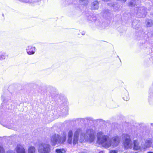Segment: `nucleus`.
<instances>
[{
	"label": "nucleus",
	"instance_id": "2f4dec72",
	"mask_svg": "<svg viewBox=\"0 0 153 153\" xmlns=\"http://www.w3.org/2000/svg\"><path fill=\"white\" fill-rule=\"evenodd\" d=\"M99 153H103V152H100Z\"/></svg>",
	"mask_w": 153,
	"mask_h": 153
},
{
	"label": "nucleus",
	"instance_id": "c9c22d12",
	"mask_svg": "<svg viewBox=\"0 0 153 153\" xmlns=\"http://www.w3.org/2000/svg\"><path fill=\"white\" fill-rule=\"evenodd\" d=\"M2 16H4V14H2Z\"/></svg>",
	"mask_w": 153,
	"mask_h": 153
},
{
	"label": "nucleus",
	"instance_id": "412c9836",
	"mask_svg": "<svg viewBox=\"0 0 153 153\" xmlns=\"http://www.w3.org/2000/svg\"><path fill=\"white\" fill-rule=\"evenodd\" d=\"M19 1L25 3H27L28 2L31 3L32 1L31 0H19Z\"/></svg>",
	"mask_w": 153,
	"mask_h": 153
},
{
	"label": "nucleus",
	"instance_id": "393cba45",
	"mask_svg": "<svg viewBox=\"0 0 153 153\" xmlns=\"http://www.w3.org/2000/svg\"><path fill=\"white\" fill-rule=\"evenodd\" d=\"M115 4V7H116V8L115 9L118 10L120 8V6L119 4H117L116 3Z\"/></svg>",
	"mask_w": 153,
	"mask_h": 153
},
{
	"label": "nucleus",
	"instance_id": "9d476101",
	"mask_svg": "<svg viewBox=\"0 0 153 153\" xmlns=\"http://www.w3.org/2000/svg\"><path fill=\"white\" fill-rule=\"evenodd\" d=\"M132 26L134 28L137 29L140 26V22L137 21H134L132 22Z\"/></svg>",
	"mask_w": 153,
	"mask_h": 153
},
{
	"label": "nucleus",
	"instance_id": "aec40b11",
	"mask_svg": "<svg viewBox=\"0 0 153 153\" xmlns=\"http://www.w3.org/2000/svg\"><path fill=\"white\" fill-rule=\"evenodd\" d=\"M107 4L108 6L110 7H112L114 9H116V7H115V4L112 2H110L108 3Z\"/></svg>",
	"mask_w": 153,
	"mask_h": 153
},
{
	"label": "nucleus",
	"instance_id": "39448f33",
	"mask_svg": "<svg viewBox=\"0 0 153 153\" xmlns=\"http://www.w3.org/2000/svg\"><path fill=\"white\" fill-rule=\"evenodd\" d=\"M50 147L49 144L42 143L39 144L38 152L39 153H50L51 152Z\"/></svg>",
	"mask_w": 153,
	"mask_h": 153
},
{
	"label": "nucleus",
	"instance_id": "423d86ee",
	"mask_svg": "<svg viewBox=\"0 0 153 153\" xmlns=\"http://www.w3.org/2000/svg\"><path fill=\"white\" fill-rule=\"evenodd\" d=\"M135 13L138 15V17H144L146 13V9L144 7H136L134 9Z\"/></svg>",
	"mask_w": 153,
	"mask_h": 153
},
{
	"label": "nucleus",
	"instance_id": "ddd939ff",
	"mask_svg": "<svg viewBox=\"0 0 153 153\" xmlns=\"http://www.w3.org/2000/svg\"><path fill=\"white\" fill-rule=\"evenodd\" d=\"M123 99L125 101H127L129 100V96L128 92H126L125 94L123 95Z\"/></svg>",
	"mask_w": 153,
	"mask_h": 153
},
{
	"label": "nucleus",
	"instance_id": "0eeeda50",
	"mask_svg": "<svg viewBox=\"0 0 153 153\" xmlns=\"http://www.w3.org/2000/svg\"><path fill=\"white\" fill-rule=\"evenodd\" d=\"M26 50L27 53L29 55L34 54L36 51L35 47L31 45L28 46L26 48Z\"/></svg>",
	"mask_w": 153,
	"mask_h": 153
},
{
	"label": "nucleus",
	"instance_id": "6ab92c4d",
	"mask_svg": "<svg viewBox=\"0 0 153 153\" xmlns=\"http://www.w3.org/2000/svg\"><path fill=\"white\" fill-rule=\"evenodd\" d=\"M6 58V55L5 53H2L0 55V60H2Z\"/></svg>",
	"mask_w": 153,
	"mask_h": 153
},
{
	"label": "nucleus",
	"instance_id": "4be33fe9",
	"mask_svg": "<svg viewBox=\"0 0 153 153\" xmlns=\"http://www.w3.org/2000/svg\"><path fill=\"white\" fill-rule=\"evenodd\" d=\"M0 153H5L4 149L1 145H0Z\"/></svg>",
	"mask_w": 153,
	"mask_h": 153
},
{
	"label": "nucleus",
	"instance_id": "c756f323",
	"mask_svg": "<svg viewBox=\"0 0 153 153\" xmlns=\"http://www.w3.org/2000/svg\"><path fill=\"white\" fill-rule=\"evenodd\" d=\"M82 35H84L85 34V33L84 32H82Z\"/></svg>",
	"mask_w": 153,
	"mask_h": 153
},
{
	"label": "nucleus",
	"instance_id": "7c9ffc66",
	"mask_svg": "<svg viewBox=\"0 0 153 153\" xmlns=\"http://www.w3.org/2000/svg\"><path fill=\"white\" fill-rule=\"evenodd\" d=\"M148 153H153V152H149Z\"/></svg>",
	"mask_w": 153,
	"mask_h": 153
},
{
	"label": "nucleus",
	"instance_id": "bb28decb",
	"mask_svg": "<svg viewBox=\"0 0 153 153\" xmlns=\"http://www.w3.org/2000/svg\"><path fill=\"white\" fill-rule=\"evenodd\" d=\"M7 153H15V152L13 151L10 150L8 151L7 152Z\"/></svg>",
	"mask_w": 153,
	"mask_h": 153
},
{
	"label": "nucleus",
	"instance_id": "f257e3e1",
	"mask_svg": "<svg viewBox=\"0 0 153 153\" xmlns=\"http://www.w3.org/2000/svg\"><path fill=\"white\" fill-rule=\"evenodd\" d=\"M94 131L91 129H88L86 134L82 132V130L80 129H77L75 132L73 137L72 131L70 130L69 131L68 134V143L69 144L73 143L74 145L77 144L79 140V135L80 134V141L83 142L85 141L92 142L94 141L95 139Z\"/></svg>",
	"mask_w": 153,
	"mask_h": 153
},
{
	"label": "nucleus",
	"instance_id": "c85d7f7f",
	"mask_svg": "<svg viewBox=\"0 0 153 153\" xmlns=\"http://www.w3.org/2000/svg\"><path fill=\"white\" fill-rule=\"evenodd\" d=\"M1 99L3 101L4 100V97L3 96H1Z\"/></svg>",
	"mask_w": 153,
	"mask_h": 153
},
{
	"label": "nucleus",
	"instance_id": "f03ea898",
	"mask_svg": "<svg viewBox=\"0 0 153 153\" xmlns=\"http://www.w3.org/2000/svg\"><path fill=\"white\" fill-rule=\"evenodd\" d=\"M121 138L116 136L113 137L110 139L108 136L105 135L101 131L97 133V141L102 146L106 148H108L111 146L115 147L118 146L120 143Z\"/></svg>",
	"mask_w": 153,
	"mask_h": 153
},
{
	"label": "nucleus",
	"instance_id": "a878e982",
	"mask_svg": "<svg viewBox=\"0 0 153 153\" xmlns=\"http://www.w3.org/2000/svg\"><path fill=\"white\" fill-rule=\"evenodd\" d=\"M118 152L117 150H111L110 151V153H117Z\"/></svg>",
	"mask_w": 153,
	"mask_h": 153
},
{
	"label": "nucleus",
	"instance_id": "4468645a",
	"mask_svg": "<svg viewBox=\"0 0 153 153\" xmlns=\"http://www.w3.org/2000/svg\"><path fill=\"white\" fill-rule=\"evenodd\" d=\"M85 120L88 121L89 122L91 121L93 122V118L91 117H87L85 118H81V120L82 121H85Z\"/></svg>",
	"mask_w": 153,
	"mask_h": 153
},
{
	"label": "nucleus",
	"instance_id": "cd10ccee",
	"mask_svg": "<svg viewBox=\"0 0 153 153\" xmlns=\"http://www.w3.org/2000/svg\"><path fill=\"white\" fill-rule=\"evenodd\" d=\"M117 1H121L125 2L126 1V0H117Z\"/></svg>",
	"mask_w": 153,
	"mask_h": 153
},
{
	"label": "nucleus",
	"instance_id": "473e14b6",
	"mask_svg": "<svg viewBox=\"0 0 153 153\" xmlns=\"http://www.w3.org/2000/svg\"><path fill=\"white\" fill-rule=\"evenodd\" d=\"M151 15L152 16V17H153V13H152Z\"/></svg>",
	"mask_w": 153,
	"mask_h": 153
},
{
	"label": "nucleus",
	"instance_id": "f3484780",
	"mask_svg": "<svg viewBox=\"0 0 153 153\" xmlns=\"http://www.w3.org/2000/svg\"><path fill=\"white\" fill-rule=\"evenodd\" d=\"M136 3V2L135 0H133L131 1L129 3V6H131V7H133V6H134L135 5V4Z\"/></svg>",
	"mask_w": 153,
	"mask_h": 153
},
{
	"label": "nucleus",
	"instance_id": "6e6552de",
	"mask_svg": "<svg viewBox=\"0 0 153 153\" xmlns=\"http://www.w3.org/2000/svg\"><path fill=\"white\" fill-rule=\"evenodd\" d=\"M15 150L17 153H25V149L23 146L20 144L17 145Z\"/></svg>",
	"mask_w": 153,
	"mask_h": 153
},
{
	"label": "nucleus",
	"instance_id": "f8f14e48",
	"mask_svg": "<svg viewBox=\"0 0 153 153\" xmlns=\"http://www.w3.org/2000/svg\"><path fill=\"white\" fill-rule=\"evenodd\" d=\"M35 148L33 146H30L28 149V153H35Z\"/></svg>",
	"mask_w": 153,
	"mask_h": 153
},
{
	"label": "nucleus",
	"instance_id": "9b49d317",
	"mask_svg": "<svg viewBox=\"0 0 153 153\" xmlns=\"http://www.w3.org/2000/svg\"><path fill=\"white\" fill-rule=\"evenodd\" d=\"M146 26L148 27H152L153 25V22L150 19H147L145 22Z\"/></svg>",
	"mask_w": 153,
	"mask_h": 153
},
{
	"label": "nucleus",
	"instance_id": "72a5a7b5",
	"mask_svg": "<svg viewBox=\"0 0 153 153\" xmlns=\"http://www.w3.org/2000/svg\"><path fill=\"white\" fill-rule=\"evenodd\" d=\"M64 109H63V110H62V111L64 112ZM64 110H65V109Z\"/></svg>",
	"mask_w": 153,
	"mask_h": 153
},
{
	"label": "nucleus",
	"instance_id": "dca6fc26",
	"mask_svg": "<svg viewBox=\"0 0 153 153\" xmlns=\"http://www.w3.org/2000/svg\"><path fill=\"white\" fill-rule=\"evenodd\" d=\"M79 1L82 3L84 5H87L89 2V0H79Z\"/></svg>",
	"mask_w": 153,
	"mask_h": 153
},
{
	"label": "nucleus",
	"instance_id": "20e7f679",
	"mask_svg": "<svg viewBox=\"0 0 153 153\" xmlns=\"http://www.w3.org/2000/svg\"><path fill=\"white\" fill-rule=\"evenodd\" d=\"M123 145L125 149H131L133 147V144L129 135L124 134L123 135Z\"/></svg>",
	"mask_w": 153,
	"mask_h": 153
},
{
	"label": "nucleus",
	"instance_id": "f704fd0d",
	"mask_svg": "<svg viewBox=\"0 0 153 153\" xmlns=\"http://www.w3.org/2000/svg\"><path fill=\"white\" fill-rule=\"evenodd\" d=\"M68 110H67L66 111V112H68Z\"/></svg>",
	"mask_w": 153,
	"mask_h": 153
},
{
	"label": "nucleus",
	"instance_id": "a211bd4d",
	"mask_svg": "<svg viewBox=\"0 0 153 153\" xmlns=\"http://www.w3.org/2000/svg\"><path fill=\"white\" fill-rule=\"evenodd\" d=\"M151 144V142L150 140H148L146 141L145 145L146 146V147H149Z\"/></svg>",
	"mask_w": 153,
	"mask_h": 153
},
{
	"label": "nucleus",
	"instance_id": "5701e85b",
	"mask_svg": "<svg viewBox=\"0 0 153 153\" xmlns=\"http://www.w3.org/2000/svg\"><path fill=\"white\" fill-rule=\"evenodd\" d=\"M89 20L91 21H94L96 20V18L95 17H93L92 18L91 16H90L89 17Z\"/></svg>",
	"mask_w": 153,
	"mask_h": 153
},
{
	"label": "nucleus",
	"instance_id": "2eb2a0df",
	"mask_svg": "<svg viewBox=\"0 0 153 153\" xmlns=\"http://www.w3.org/2000/svg\"><path fill=\"white\" fill-rule=\"evenodd\" d=\"M55 152L57 153H62L65 152V151L63 149H56L55 150Z\"/></svg>",
	"mask_w": 153,
	"mask_h": 153
},
{
	"label": "nucleus",
	"instance_id": "1a4fd4ad",
	"mask_svg": "<svg viewBox=\"0 0 153 153\" xmlns=\"http://www.w3.org/2000/svg\"><path fill=\"white\" fill-rule=\"evenodd\" d=\"M99 7V3L98 1H95L92 3L91 8L92 9L94 10H97Z\"/></svg>",
	"mask_w": 153,
	"mask_h": 153
},
{
	"label": "nucleus",
	"instance_id": "b1692460",
	"mask_svg": "<svg viewBox=\"0 0 153 153\" xmlns=\"http://www.w3.org/2000/svg\"><path fill=\"white\" fill-rule=\"evenodd\" d=\"M104 13L107 15V16H109L110 14L109 11L108 10H105V11L104 12Z\"/></svg>",
	"mask_w": 153,
	"mask_h": 153
},
{
	"label": "nucleus",
	"instance_id": "7ed1b4c3",
	"mask_svg": "<svg viewBox=\"0 0 153 153\" xmlns=\"http://www.w3.org/2000/svg\"><path fill=\"white\" fill-rule=\"evenodd\" d=\"M66 139V135L64 134L61 137L58 134H55L51 137V143L53 146H55L58 143L62 144L65 142Z\"/></svg>",
	"mask_w": 153,
	"mask_h": 153
}]
</instances>
